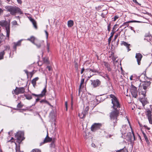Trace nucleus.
Segmentation results:
<instances>
[{"instance_id":"obj_6","label":"nucleus","mask_w":152,"mask_h":152,"mask_svg":"<svg viewBox=\"0 0 152 152\" xmlns=\"http://www.w3.org/2000/svg\"><path fill=\"white\" fill-rule=\"evenodd\" d=\"M25 92V91L24 88L16 87L13 92H12V94H15L16 95H18L19 94L23 93Z\"/></svg>"},{"instance_id":"obj_15","label":"nucleus","mask_w":152,"mask_h":152,"mask_svg":"<svg viewBox=\"0 0 152 152\" xmlns=\"http://www.w3.org/2000/svg\"><path fill=\"white\" fill-rule=\"evenodd\" d=\"M28 18L32 22L33 25L34 27L36 28H37L36 22L35 20L33 19L31 17H29Z\"/></svg>"},{"instance_id":"obj_52","label":"nucleus","mask_w":152,"mask_h":152,"mask_svg":"<svg viewBox=\"0 0 152 152\" xmlns=\"http://www.w3.org/2000/svg\"><path fill=\"white\" fill-rule=\"evenodd\" d=\"M65 107L66 108V110L67 111V102H66L65 103Z\"/></svg>"},{"instance_id":"obj_56","label":"nucleus","mask_w":152,"mask_h":152,"mask_svg":"<svg viewBox=\"0 0 152 152\" xmlns=\"http://www.w3.org/2000/svg\"><path fill=\"white\" fill-rule=\"evenodd\" d=\"M50 145L51 147H53L54 146V143L53 142Z\"/></svg>"},{"instance_id":"obj_11","label":"nucleus","mask_w":152,"mask_h":152,"mask_svg":"<svg viewBox=\"0 0 152 152\" xmlns=\"http://www.w3.org/2000/svg\"><path fill=\"white\" fill-rule=\"evenodd\" d=\"M101 83L100 81L99 80H96L92 81L91 84L94 87L99 86Z\"/></svg>"},{"instance_id":"obj_41","label":"nucleus","mask_w":152,"mask_h":152,"mask_svg":"<svg viewBox=\"0 0 152 152\" xmlns=\"http://www.w3.org/2000/svg\"><path fill=\"white\" fill-rule=\"evenodd\" d=\"M12 23L13 25H17V23L16 21L14 20L12 22Z\"/></svg>"},{"instance_id":"obj_59","label":"nucleus","mask_w":152,"mask_h":152,"mask_svg":"<svg viewBox=\"0 0 152 152\" xmlns=\"http://www.w3.org/2000/svg\"><path fill=\"white\" fill-rule=\"evenodd\" d=\"M133 1L134 3L138 4L136 0H133Z\"/></svg>"},{"instance_id":"obj_51","label":"nucleus","mask_w":152,"mask_h":152,"mask_svg":"<svg viewBox=\"0 0 152 152\" xmlns=\"http://www.w3.org/2000/svg\"><path fill=\"white\" fill-rule=\"evenodd\" d=\"M18 3L19 4H21L22 3V1L21 0H17Z\"/></svg>"},{"instance_id":"obj_49","label":"nucleus","mask_w":152,"mask_h":152,"mask_svg":"<svg viewBox=\"0 0 152 152\" xmlns=\"http://www.w3.org/2000/svg\"><path fill=\"white\" fill-rule=\"evenodd\" d=\"M50 44L48 43H47V47L48 51H49Z\"/></svg>"},{"instance_id":"obj_22","label":"nucleus","mask_w":152,"mask_h":152,"mask_svg":"<svg viewBox=\"0 0 152 152\" xmlns=\"http://www.w3.org/2000/svg\"><path fill=\"white\" fill-rule=\"evenodd\" d=\"M151 82L150 81H145L143 82L142 85L146 86L147 88L150 86Z\"/></svg>"},{"instance_id":"obj_25","label":"nucleus","mask_w":152,"mask_h":152,"mask_svg":"<svg viewBox=\"0 0 152 152\" xmlns=\"http://www.w3.org/2000/svg\"><path fill=\"white\" fill-rule=\"evenodd\" d=\"M35 38L34 36H31L30 38L27 39V40L30 41L32 43L34 44L35 43L34 42Z\"/></svg>"},{"instance_id":"obj_54","label":"nucleus","mask_w":152,"mask_h":152,"mask_svg":"<svg viewBox=\"0 0 152 152\" xmlns=\"http://www.w3.org/2000/svg\"><path fill=\"white\" fill-rule=\"evenodd\" d=\"M39 79V78L38 77H36L34 79V80L36 82Z\"/></svg>"},{"instance_id":"obj_43","label":"nucleus","mask_w":152,"mask_h":152,"mask_svg":"<svg viewBox=\"0 0 152 152\" xmlns=\"http://www.w3.org/2000/svg\"><path fill=\"white\" fill-rule=\"evenodd\" d=\"M45 34H46V39H48V32L46 31H45Z\"/></svg>"},{"instance_id":"obj_20","label":"nucleus","mask_w":152,"mask_h":152,"mask_svg":"<svg viewBox=\"0 0 152 152\" xmlns=\"http://www.w3.org/2000/svg\"><path fill=\"white\" fill-rule=\"evenodd\" d=\"M103 64L106 67L107 69V70L109 71H110L111 70V69L110 67V65L108 63L106 62H104L103 63Z\"/></svg>"},{"instance_id":"obj_35","label":"nucleus","mask_w":152,"mask_h":152,"mask_svg":"<svg viewBox=\"0 0 152 152\" xmlns=\"http://www.w3.org/2000/svg\"><path fill=\"white\" fill-rule=\"evenodd\" d=\"M31 83L33 84V86L34 87H35L36 83V82L33 79L31 81Z\"/></svg>"},{"instance_id":"obj_48","label":"nucleus","mask_w":152,"mask_h":152,"mask_svg":"<svg viewBox=\"0 0 152 152\" xmlns=\"http://www.w3.org/2000/svg\"><path fill=\"white\" fill-rule=\"evenodd\" d=\"M43 60L44 62L46 63H47L48 61V59L46 58H44Z\"/></svg>"},{"instance_id":"obj_63","label":"nucleus","mask_w":152,"mask_h":152,"mask_svg":"<svg viewBox=\"0 0 152 152\" xmlns=\"http://www.w3.org/2000/svg\"><path fill=\"white\" fill-rule=\"evenodd\" d=\"M132 76L130 77V79L131 80H132Z\"/></svg>"},{"instance_id":"obj_1","label":"nucleus","mask_w":152,"mask_h":152,"mask_svg":"<svg viewBox=\"0 0 152 152\" xmlns=\"http://www.w3.org/2000/svg\"><path fill=\"white\" fill-rule=\"evenodd\" d=\"M119 110H114L110 113V126L111 128L114 129V127L116 125L117 117L119 114Z\"/></svg>"},{"instance_id":"obj_26","label":"nucleus","mask_w":152,"mask_h":152,"mask_svg":"<svg viewBox=\"0 0 152 152\" xmlns=\"http://www.w3.org/2000/svg\"><path fill=\"white\" fill-rule=\"evenodd\" d=\"M115 33L114 31H112L111 33V35L110 37L108 38V41L109 43H110L111 41V38L113 37V35Z\"/></svg>"},{"instance_id":"obj_62","label":"nucleus","mask_w":152,"mask_h":152,"mask_svg":"<svg viewBox=\"0 0 152 152\" xmlns=\"http://www.w3.org/2000/svg\"><path fill=\"white\" fill-rule=\"evenodd\" d=\"M25 72L26 73L27 75H28V73L27 71H26H26H25Z\"/></svg>"},{"instance_id":"obj_12","label":"nucleus","mask_w":152,"mask_h":152,"mask_svg":"<svg viewBox=\"0 0 152 152\" xmlns=\"http://www.w3.org/2000/svg\"><path fill=\"white\" fill-rule=\"evenodd\" d=\"M23 39H21L19 40L17 42H14L13 43V48L15 50H16V48L18 46H20L21 42L22 41H23Z\"/></svg>"},{"instance_id":"obj_30","label":"nucleus","mask_w":152,"mask_h":152,"mask_svg":"<svg viewBox=\"0 0 152 152\" xmlns=\"http://www.w3.org/2000/svg\"><path fill=\"white\" fill-rule=\"evenodd\" d=\"M5 37L3 34H0V44L4 40Z\"/></svg>"},{"instance_id":"obj_40","label":"nucleus","mask_w":152,"mask_h":152,"mask_svg":"<svg viewBox=\"0 0 152 152\" xmlns=\"http://www.w3.org/2000/svg\"><path fill=\"white\" fill-rule=\"evenodd\" d=\"M148 120H149V123L150 124H152V118H148Z\"/></svg>"},{"instance_id":"obj_34","label":"nucleus","mask_w":152,"mask_h":152,"mask_svg":"<svg viewBox=\"0 0 152 152\" xmlns=\"http://www.w3.org/2000/svg\"><path fill=\"white\" fill-rule=\"evenodd\" d=\"M142 134L143 135V136L144 137L145 139V141L147 142H148V138L146 136L144 132H142Z\"/></svg>"},{"instance_id":"obj_53","label":"nucleus","mask_w":152,"mask_h":152,"mask_svg":"<svg viewBox=\"0 0 152 152\" xmlns=\"http://www.w3.org/2000/svg\"><path fill=\"white\" fill-rule=\"evenodd\" d=\"M91 146L92 147L94 148H95L96 147V145L94 143H92L91 144Z\"/></svg>"},{"instance_id":"obj_17","label":"nucleus","mask_w":152,"mask_h":152,"mask_svg":"<svg viewBox=\"0 0 152 152\" xmlns=\"http://www.w3.org/2000/svg\"><path fill=\"white\" fill-rule=\"evenodd\" d=\"M133 22H138L140 23V22L138 21H136V20H130L128 21V22H125L124 23L122 26H128L129 25V24L128 23H133Z\"/></svg>"},{"instance_id":"obj_47","label":"nucleus","mask_w":152,"mask_h":152,"mask_svg":"<svg viewBox=\"0 0 152 152\" xmlns=\"http://www.w3.org/2000/svg\"><path fill=\"white\" fill-rule=\"evenodd\" d=\"M89 107H87L85 109V110L84 111H85V112H86V113H87V111L88 110Z\"/></svg>"},{"instance_id":"obj_3","label":"nucleus","mask_w":152,"mask_h":152,"mask_svg":"<svg viewBox=\"0 0 152 152\" xmlns=\"http://www.w3.org/2000/svg\"><path fill=\"white\" fill-rule=\"evenodd\" d=\"M0 26L5 28L7 32L6 36L8 39L10 34V21L1 20L0 21Z\"/></svg>"},{"instance_id":"obj_46","label":"nucleus","mask_w":152,"mask_h":152,"mask_svg":"<svg viewBox=\"0 0 152 152\" xmlns=\"http://www.w3.org/2000/svg\"><path fill=\"white\" fill-rule=\"evenodd\" d=\"M3 11L4 10H3L0 8V15L3 14Z\"/></svg>"},{"instance_id":"obj_19","label":"nucleus","mask_w":152,"mask_h":152,"mask_svg":"<svg viewBox=\"0 0 152 152\" xmlns=\"http://www.w3.org/2000/svg\"><path fill=\"white\" fill-rule=\"evenodd\" d=\"M44 43L43 41H40L37 44L35 43L34 44L38 48H39L42 46H43V44Z\"/></svg>"},{"instance_id":"obj_14","label":"nucleus","mask_w":152,"mask_h":152,"mask_svg":"<svg viewBox=\"0 0 152 152\" xmlns=\"http://www.w3.org/2000/svg\"><path fill=\"white\" fill-rule=\"evenodd\" d=\"M121 45H124L126 47L127 49L128 52L131 50L129 49V46L130 45V44L127 43L124 41H121Z\"/></svg>"},{"instance_id":"obj_9","label":"nucleus","mask_w":152,"mask_h":152,"mask_svg":"<svg viewBox=\"0 0 152 152\" xmlns=\"http://www.w3.org/2000/svg\"><path fill=\"white\" fill-rule=\"evenodd\" d=\"M24 134L23 132H18L17 134H16V135L17 137V139L20 140L22 141L23 140V136Z\"/></svg>"},{"instance_id":"obj_45","label":"nucleus","mask_w":152,"mask_h":152,"mask_svg":"<svg viewBox=\"0 0 152 152\" xmlns=\"http://www.w3.org/2000/svg\"><path fill=\"white\" fill-rule=\"evenodd\" d=\"M3 11L4 10H3L0 8V15L3 14Z\"/></svg>"},{"instance_id":"obj_2","label":"nucleus","mask_w":152,"mask_h":152,"mask_svg":"<svg viewBox=\"0 0 152 152\" xmlns=\"http://www.w3.org/2000/svg\"><path fill=\"white\" fill-rule=\"evenodd\" d=\"M7 11L9 12L12 15H15L16 13L22 14L23 12L18 7L15 6H8L5 7Z\"/></svg>"},{"instance_id":"obj_42","label":"nucleus","mask_w":152,"mask_h":152,"mask_svg":"<svg viewBox=\"0 0 152 152\" xmlns=\"http://www.w3.org/2000/svg\"><path fill=\"white\" fill-rule=\"evenodd\" d=\"M5 50H9L10 49V47L9 46H7L5 47Z\"/></svg>"},{"instance_id":"obj_36","label":"nucleus","mask_w":152,"mask_h":152,"mask_svg":"<svg viewBox=\"0 0 152 152\" xmlns=\"http://www.w3.org/2000/svg\"><path fill=\"white\" fill-rule=\"evenodd\" d=\"M104 78L108 81H109L110 80V78L108 75L107 74H106L104 75Z\"/></svg>"},{"instance_id":"obj_24","label":"nucleus","mask_w":152,"mask_h":152,"mask_svg":"<svg viewBox=\"0 0 152 152\" xmlns=\"http://www.w3.org/2000/svg\"><path fill=\"white\" fill-rule=\"evenodd\" d=\"M68 26L69 27H71L73 25L74 22L72 20H69L67 22Z\"/></svg>"},{"instance_id":"obj_44","label":"nucleus","mask_w":152,"mask_h":152,"mask_svg":"<svg viewBox=\"0 0 152 152\" xmlns=\"http://www.w3.org/2000/svg\"><path fill=\"white\" fill-rule=\"evenodd\" d=\"M118 18V17L117 16H114V21H115Z\"/></svg>"},{"instance_id":"obj_18","label":"nucleus","mask_w":152,"mask_h":152,"mask_svg":"<svg viewBox=\"0 0 152 152\" xmlns=\"http://www.w3.org/2000/svg\"><path fill=\"white\" fill-rule=\"evenodd\" d=\"M46 85H45V87L43 90L41 92V94L39 95L41 97H42L45 95V93L46 92Z\"/></svg>"},{"instance_id":"obj_38","label":"nucleus","mask_w":152,"mask_h":152,"mask_svg":"<svg viewBox=\"0 0 152 152\" xmlns=\"http://www.w3.org/2000/svg\"><path fill=\"white\" fill-rule=\"evenodd\" d=\"M111 25V23H110L108 25V27H107V30L109 31H110V26Z\"/></svg>"},{"instance_id":"obj_61","label":"nucleus","mask_w":152,"mask_h":152,"mask_svg":"<svg viewBox=\"0 0 152 152\" xmlns=\"http://www.w3.org/2000/svg\"><path fill=\"white\" fill-rule=\"evenodd\" d=\"M39 98H37L36 99V101L38 102L39 101Z\"/></svg>"},{"instance_id":"obj_32","label":"nucleus","mask_w":152,"mask_h":152,"mask_svg":"<svg viewBox=\"0 0 152 152\" xmlns=\"http://www.w3.org/2000/svg\"><path fill=\"white\" fill-rule=\"evenodd\" d=\"M116 152H128V151L126 148H124Z\"/></svg>"},{"instance_id":"obj_5","label":"nucleus","mask_w":152,"mask_h":152,"mask_svg":"<svg viewBox=\"0 0 152 152\" xmlns=\"http://www.w3.org/2000/svg\"><path fill=\"white\" fill-rule=\"evenodd\" d=\"M147 88L143 85H140L139 87V93L143 95V97L145 98V94L147 91Z\"/></svg>"},{"instance_id":"obj_4","label":"nucleus","mask_w":152,"mask_h":152,"mask_svg":"<svg viewBox=\"0 0 152 152\" xmlns=\"http://www.w3.org/2000/svg\"><path fill=\"white\" fill-rule=\"evenodd\" d=\"M110 96L111 98L112 103L113 105L112 107L114 110H118V108L120 107V105L117 99L113 94H110Z\"/></svg>"},{"instance_id":"obj_7","label":"nucleus","mask_w":152,"mask_h":152,"mask_svg":"<svg viewBox=\"0 0 152 152\" xmlns=\"http://www.w3.org/2000/svg\"><path fill=\"white\" fill-rule=\"evenodd\" d=\"M131 91L132 96L134 98H136L138 96V92L136 87L132 85L131 88Z\"/></svg>"},{"instance_id":"obj_58","label":"nucleus","mask_w":152,"mask_h":152,"mask_svg":"<svg viewBox=\"0 0 152 152\" xmlns=\"http://www.w3.org/2000/svg\"><path fill=\"white\" fill-rule=\"evenodd\" d=\"M32 95L33 96H39V95H37V94H32Z\"/></svg>"},{"instance_id":"obj_10","label":"nucleus","mask_w":152,"mask_h":152,"mask_svg":"<svg viewBox=\"0 0 152 152\" xmlns=\"http://www.w3.org/2000/svg\"><path fill=\"white\" fill-rule=\"evenodd\" d=\"M135 58L137 59V63L139 65L140 64V61L142 58V56L140 53H137L135 56Z\"/></svg>"},{"instance_id":"obj_50","label":"nucleus","mask_w":152,"mask_h":152,"mask_svg":"<svg viewBox=\"0 0 152 152\" xmlns=\"http://www.w3.org/2000/svg\"><path fill=\"white\" fill-rule=\"evenodd\" d=\"M46 68L47 69H48V70L49 71H50L51 69V67L49 66H47Z\"/></svg>"},{"instance_id":"obj_13","label":"nucleus","mask_w":152,"mask_h":152,"mask_svg":"<svg viewBox=\"0 0 152 152\" xmlns=\"http://www.w3.org/2000/svg\"><path fill=\"white\" fill-rule=\"evenodd\" d=\"M52 140V138L49 137L48 136V134L46 137L45 139L43 141V142H42L40 143V145H42V144H43L45 143L50 142Z\"/></svg>"},{"instance_id":"obj_28","label":"nucleus","mask_w":152,"mask_h":152,"mask_svg":"<svg viewBox=\"0 0 152 152\" xmlns=\"http://www.w3.org/2000/svg\"><path fill=\"white\" fill-rule=\"evenodd\" d=\"M5 54L4 50L0 52V59H2L3 58V56Z\"/></svg>"},{"instance_id":"obj_31","label":"nucleus","mask_w":152,"mask_h":152,"mask_svg":"<svg viewBox=\"0 0 152 152\" xmlns=\"http://www.w3.org/2000/svg\"><path fill=\"white\" fill-rule=\"evenodd\" d=\"M16 152H21L20 151V147L19 145H16Z\"/></svg>"},{"instance_id":"obj_33","label":"nucleus","mask_w":152,"mask_h":152,"mask_svg":"<svg viewBox=\"0 0 152 152\" xmlns=\"http://www.w3.org/2000/svg\"><path fill=\"white\" fill-rule=\"evenodd\" d=\"M25 96L26 98L28 100H30L32 98V97L31 95H26Z\"/></svg>"},{"instance_id":"obj_60","label":"nucleus","mask_w":152,"mask_h":152,"mask_svg":"<svg viewBox=\"0 0 152 152\" xmlns=\"http://www.w3.org/2000/svg\"><path fill=\"white\" fill-rule=\"evenodd\" d=\"M102 17H103V18H104V15L103 14H102Z\"/></svg>"},{"instance_id":"obj_8","label":"nucleus","mask_w":152,"mask_h":152,"mask_svg":"<svg viewBox=\"0 0 152 152\" xmlns=\"http://www.w3.org/2000/svg\"><path fill=\"white\" fill-rule=\"evenodd\" d=\"M101 126V124H100L95 123L91 126V130L92 131L94 132L96 130L99 129Z\"/></svg>"},{"instance_id":"obj_39","label":"nucleus","mask_w":152,"mask_h":152,"mask_svg":"<svg viewBox=\"0 0 152 152\" xmlns=\"http://www.w3.org/2000/svg\"><path fill=\"white\" fill-rule=\"evenodd\" d=\"M23 106V105L21 104L20 103H19L17 105V107L19 108H22Z\"/></svg>"},{"instance_id":"obj_29","label":"nucleus","mask_w":152,"mask_h":152,"mask_svg":"<svg viewBox=\"0 0 152 152\" xmlns=\"http://www.w3.org/2000/svg\"><path fill=\"white\" fill-rule=\"evenodd\" d=\"M87 71L88 72H92L94 73H95L96 72H98L96 71V70L95 69H86Z\"/></svg>"},{"instance_id":"obj_64","label":"nucleus","mask_w":152,"mask_h":152,"mask_svg":"<svg viewBox=\"0 0 152 152\" xmlns=\"http://www.w3.org/2000/svg\"><path fill=\"white\" fill-rule=\"evenodd\" d=\"M75 67L77 68V64H75Z\"/></svg>"},{"instance_id":"obj_21","label":"nucleus","mask_w":152,"mask_h":152,"mask_svg":"<svg viewBox=\"0 0 152 152\" xmlns=\"http://www.w3.org/2000/svg\"><path fill=\"white\" fill-rule=\"evenodd\" d=\"M146 115L148 116V118H151V111L150 110H147L146 113Z\"/></svg>"},{"instance_id":"obj_16","label":"nucleus","mask_w":152,"mask_h":152,"mask_svg":"<svg viewBox=\"0 0 152 152\" xmlns=\"http://www.w3.org/2000/svg\"><path fill=\"white\" fill-rule=\"evenodd\" d=\"M86 114V112L85 111H83L82 113H79V115L80 118H83L85 117Z\"/></svg>"},{"instance_id":"obj_23","label":"nucleus","mask_w":152,"mask_h":152,"mask_svg":"<svg viewBox=\"0 0 152 152\" xmlns=\"http://www.w3.org/2000/svg\"><path fill=\"white\" fill-rule=\"evenodd\" d=\"M84 79H81V83H80V86H79V92L80 91V89H81V88H83V86L82 85L84 83Z\"/></svg>"},{"instance_id":"obj_57","label":"nucleus","mask_w":152,"mask_h":152,"mask_svg":"<svg viewBox=\"0 0 152 152\" xmlns=\"http://www.w3.org/2000/svg\"><path fill=\"white\" fill-rule=\"evenodd\" d=\"M117 37H118L117 35H115L114 36V40H115Z\"/></svg>"},{"instance_id":"obj_37","label":"nucleus","mask_w":152,"mask_h":152,"mask_svg":"<svg viewBox=\"0 0 152 152\" xmlns=\"http://www.w3.org/2000/svg\"><path fill=\"white\" fill-rule=\"evenodd\" d=\"M44 102L45 103H46L48 104L49 105H50V103L48 102H47V101H45V100H42L41 101H40V103H42V102Z\"/></svg>"},{"instance_id":"obj_27","label":"nucleus","mask_w":152,"mask_h":152,"mask_svg":"<svg viewBox=\"0 0 152 152\" xmlns=\"http://www.w3.org/2000/svg\"><path fill=\"white\" fill-rule=\"evenodd\" d=\"M140 101L142 103V104L144 105V104H145L147 102V101L145 99L142 98L140 100ZM145 104H144V105Z\"/></svg>"},{"instance_id":"obj_55","label":"nucleus","mask_w":152,"mask_h":152,"mask_svg":"<svg viewBox=\"0 0 152 152\" xmlns=\"http://www.w3.org/2000/svg\"><path fill=\"white\" fill-rule=\"evenodd\" d=\"M84 71V68H83L82 69H81V74H82L83 72Z\"/></svg>"}]
</instances>
